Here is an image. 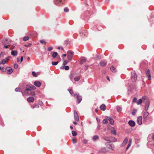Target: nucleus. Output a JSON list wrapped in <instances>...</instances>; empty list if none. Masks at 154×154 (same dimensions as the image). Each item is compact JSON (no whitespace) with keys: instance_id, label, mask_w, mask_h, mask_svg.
<instances>
[{"instance_id":"obj_1","label":"nucleus","mask_w":154,"mask_h":154,"mask_svg":"<svg viewBox=\"0 0 154 154\" xmlns=\"http://www.w3.org/2000/svg\"><path fill=\"white\" fill-rule=\"evenodd\" d=\"M137 78V75L134 71H132L131 72V80L133 82H135Z\"/></svg>"},{"instance_id":"obj_2","label":"nucleus","mask_w":154,"mask_h":154,"mask_svg":"<svg viewBox=\"0 0 154 154\" xmlns=\"http://www.w3.org/2000/svg\"><path fill=\"white\" fill-rule=\"evenodd\" d=\"M74 54V52L72 51H68L67 52V58L69 60H72L73 56Z\"/></svg>"},{"instance_id":"obj_3","label":"nucleus","mask_w":154,"mask_h":154,"mask_svg":"<svg viewBox=\"0 0 154 154\" xmlns=\"http://www.w3.org/2000/svg\"><path fill=\"white\" fill-rule=\"evenodd\" d=\"M73 96L74 97H76L77 100V102L78 103H79L82 100V97L79 95H77V94H74Z\"/></svg>"},{"instance_id":"obj_4","label":"nucleus","mask_w":154,"mask_h":154,"mask_svg":"<svg viewBox=\"0 0 154 154\" xmlns=\"http://www.w3.org/2000/svg\"><path fill=\"white\" fill-rule=\"evenodd\" d=\"M142 116H139L137 118V123L139 125L142 124Z\"/></svg>"},{"instance_id":"obj_5","label":"nucleus","mask_w":154,"mask_h":154,"mask_svg":"<svg viewBox=\"0 0 154 154\" xmlns=\"http://www.w3.org/2000/svg\"><path fill=\"white\" fill-rule=\"evenodd\" d=\"M74 119L76 121H79V116L78 114L77 113V112L76 110H74Z\"/></svg>"},{"instance_id":"obj_6","label":"nucleus","mask_w":154,"mask_h":154,"mask_svg":"<svg viewBox=\"0 0 154 154\" xmlns=\"http://www.w3.org/2000/svg\"><path fill=\"white\" fill-rule=\"evenodd\" d=\"M149 114V112L146 111L144 112V115L143 116V118L144 120L145 121H147V117Z\"/></svg>"},{"instance_id":"obj_7","label":"nucleus","mask_w":154,"mask_h":154,"mask_svg":"<svg viewBox=\"0 0 154 154\" xmlns=\"http://www.w3.org/2000/svg\"><path fill=\"white\" fill-rule=\"evenodd\" d=\"M2 42L4 45H8L10 43V41L7 38L4 39L2 40Z\"/></svg>"},{"instance_id":"obj_8","label":"nucleus","mask_w":154,"mask_h":154,"mask_svg":"<svg viewBox=\"0 0 154 154\" xmlns=\"http://www.w3.org/2000/svg\"><path fill=\"white\" fill-rule=\"evenodd\" d=\"M146 75L147 77H148V79L149 80H151V76L150 73V71L149 69L147 70L146 72Z\"/></svg>"},{"instance_id":"obj_9","label":"nucleus","mask_w":154,"mask_h":154,"mask_svg":"<svg viewBox=\"0 0 154 154\" xmlns=\"http://www.w3.org/2000/svg\"><path fill=\"white\" fill-rule=\"evenodd\" d=\"M145 103V110L146 111H147L150 105V102L149 101H147Z\"/></svg>"},{"instance_id":"obj_10","label":"nucleus","mask_w":154,"mask_h":154,"mask_svg":"<svg viewBox=\"0 0 154 154\" xmlns=\"http://www.w3.org/2000/svg\"><path fill=\"white\" fill-rule=\"evenodd\" d=\"M33 84L37 87H39L41 85V82L38 81H35L33 83Z\"/></svg>"},{"instance_id":"obj_11","label":"nucleus","mask_w":154,"mask_h":154,"mask_svg":"<svg viewBox=\"0 0 154 154\" xmlns=\"http://www.w3.org/2000/svg\"><path fill=\"white\" fill-rule=\"evenodd\" d=\"M107 64V63L106 61L101 60L100 63V65L102 67L105 66Z\"/></svg>"},{"instance_id":"obj_12","label":"nucleus","mask_w":154,"mask_h":154,"mask_svg":"<svg viewBox=\"0 0 154 154\" xmlns=\"http://www.w3.org/2000/svg\"><path fill=\"white\" fill-rule=\"evenodd\" d=\"M129 125L131 127H134L135 125V122L133 120H130L128 122Z\"/></svg>"},{"instance_id":"obj_13","label":"nucleus","mask_w":154,"mask_h":154,"mask_svg":"<svg viewBox=\"0 0 154 154\" xmlns=\"http://www.w3.org/2000/svg\"><path fill=\"white\" fill-rule=\"evenodd\" d=\"M107 119L109 120L110 122V124L111 125H113L114 123V121L113 119L111 117H107Z\"/></svg>"},{"instance_id":"obj_14","label":"nucleus","mask_w":154,"mask_h":154,"mask_svg":"<svg viewBox=\"0 0 154 154\" xmlns=\"http://www.w3.org/2000/svg\"><path fill=\"white\" fill-rule=\"evenodd\" d=\"M110 131L111 133L112 134H114L115 135H116V129L113 127H112L110 128Z\"/></svg>"},{"instance_id":"obj_15","label":"nucleus","mask_w":154,"mask_h":154,"mask_svg":"<svg viewBox=\"0 0 154 154\" xmlns=\"http://www.w3.org/2000/svg\"><path fill=\"white\" fill-rule=\"evenodd\" d=\"M109 142H116L117 141V139L116 138L112 137H109Z\"/></svg>"},{"instance_id":"obj_16","label":"nucleus","mask_w":154,"mask_h":154,"mask_svg":"<svg viewBox=\"0 0 154 154\" xmlns=\"http://www.w3.org/2000/svg\"><path fill=\"white\" fill-rule=\"evenodd\" d=\"M27 101L31 103L33 102L34 101V98L32 97H30L27 98Z\"/></svg>"},{"instance_id":"obj_17","label":"nucleus","mask_w":154,"mask_h":154,"mask_svg":"<svg viewBox=\"0 0 154 154\" xmlns=\"http://www.w3.org/2000/svg\"><path fill=\"white\" fill-rule=\"evenodd\" d=\"M11 54L14 56H15L17 55V52L16 51L12 50L11 52Z\"/></svg>"},{"instance_id":"obj_18","label":"nucleus","mask_w":154,"mask_h":154,"mask_svg":"<svg viewBox=\"0 0 154 154\" xmlns=\"http://www.w3.org/2000/svg\"><path fill=\"white\" fill-rule=\"evenodd\" d=\"M100 108L103 111H105L106 109V107L105 105L102 104L100 106Z\"/></svg>"},{"instance_id":"obj_19","label":"nucleus","mask_w":154,"mask_h":154,"mask_svg":"<svg viewBox=\"0 0 154 154\" xmlns=\"http://www.w3.org/2000/svg\"><path fill=\"white\" fill-rule=\"evenodd\" d=\"M99 136L97 135H95L93 136L92 137V140L93 141H96V140L99 139Z\"/></svg>"},{"instance_id":"obj_20","label":"nucleus","mask_w":154,"mask_h":154,"mask_svg":"<svg viewBox=\"0 0 154 154\" xmlns=\"http://www.w3.org/2000/svg\"><path fill=\"white\" fill-rule=\"evenodd\" d=\"M74 77V74H71L69 75V78H70V79L73 82V78Z\"/></svg>"},{"instance_id":"obj_21","label":"nucleus","mask_w":154,"mask_h":154,"mask_svg":"<svg viewBox=\"0 0 154 154\" xmlns=\"http://www.w3.org/2000/svg\"><path fill=\"white\" fill-rule=\"evenodd\" d=\"M13 72V70L11 68H10L9 69L7 70V73L9 74H11V73H12Z\"/></svg>"},{"instance_id":"obj_22","label":"nucleus","mask_w":154,"mask_h":154,"mask_svg":"<svg viewBox=\"0 0 154 154\" xmlns=\"http://www.w3.org/2000/svg\"><path fill=\"white\" fill-rule=\"evenodd\" d=\"M58 55V53L56 52L53 53L52 56L54 58H55Z\"/></svg>"},{"instance_id":"obj_23","label":"nucleus","mask_w":154,"mask_h":154,"mask_svg":"<svg viewBox=\"0 0 154 154\" xmlns=\"http://www.w3.org/2000/svg\"><path fill=\"white\" fill-rule=\"evenodd\" d=\"M26 91H31V89L30 86L29 85H27L26 86V88L25 89Z\"/></svg>"},{"instance_id":"obj_24","label":"nucleus","mask_w":154,"mask_h":154,"mask_svg":"<svg viewBox=\"0 0 154 154\" xmlns=\"http://www.w3.org/2000/svg\"><path fill=\"white\" fill-rule=\"evenodd\" d=\"M109 149H111L112 150H114L115 149V146L113 144H110L109 145Z\"/></svg>"},{"instance_id":"obj_25","label":"nucleus","mask_w":154,"mask_h":154,"mask_svg":"<svg viewBox=\"0 0 154 154\" xmlns=\"http://www.w3.org/2000/svg\"><path fill=\"white\" fill-rule=\"evenodd\" d=\"M86 60H87V59L85 57H82L81 59V64H82L84 62H85L86 61Z\"/></svg>"},{"instance_id":"obj_26","label":"nucleus","mask_w":154,"mask_h":154,"mask_svg":"<svg viewBox=\"0 0 154 154\" xmlns=\"http://www.w3.org/2000/svg\"><path fill=\"white\" fill-rule=\"evenodd\" d=\"M116 109H117V111L118 112H119L121 111L122 110V108L120 106H116Z\"/></svg>"},{"instance_id":"obj_27","label":"nucleus","mask_w":154,"mask_h":154,"mask_svg":"<svg viewBox=\"0 0 154 154\" xmlns=\"http://www.w3.org/2000/svg\"><path fill=\"white\" fill-rule=\"evenodd\" d=\"M72 134L73 136H75L77 135V133L74 131H72Z\"/></svg>"},{"instance_id":"obj_28","label":"nucleus","mask_w":154,"mask_h":154,"mask_svg":"<svg viewBox=\"0 0 154 154\" xmlns=\"http://www.w3.org/2000/svg\"><path fill=\"white\" fill-rule=\"evenodd\" d=\"M6 63V60L5 59L2 60L0 62V64H4Z\"/></svg>"},{"instance_id":"obj_29","label":"nucleus","mask_w":154,"mask_h":154,"mask_svg":"<svg viewBox=\"0 0 154 154\" xmlns=\"http://www.w3.org/2000/svg\"><path fill=\"white\" fill-rule=\"evenodd\" d=\"M80 79L79 76L75 77L74 78V80L75 81H79Z\"/></svg>"},{"instance_id":"obj_30","label":"nucleus","mask_w":154,"mask_h":154,"mask_svg":"<svg viewBox=\"0 0 154 154\" xmlns=\"http://www.w3.org/2000/svg\"><path fill=\"white\" fill-rule=\"evenodd\" d=\"M102 122H103V124H107L108 123V120L107 119H104L102 121Z\"/></svg>"},{"instance_id":"obj_31","label":"nucleus","mask_w":154,"mask_h":154,"mask_svg":"<svg viewBox=\"0 0 154 154\" xmlns=\"http://www.w3.org/2000/svg\"><path fill=\"white\" fill-rule=\"evenodd\" d=\"M137 110L136 109H134L132 112V115L134 116V115L137 112Z\"/></svg>"},{"instance_id":"obj_32","label":"nucleus","mask_w":154,"mask_h":154,"mask_svg":"<svg viewBox=\"0 0 154 154\" xmlns=\"http://www.w3.org/2000/svg\"><path fill=\"white\" fill-rule=\"evenodd\" d=\"M103 138L104 140L109 142V137H103Z\"/></svg>"},{"instance_id":"obj_33","label":"nucleus","mask_w":154,"mask_h":154,"mask_svg":"<svg viewBox=\"0 0 154 154\" xmlns=\"http://www.w3.org/2000/svg\"><path fill=\"white\" fill-rule=\"evenodd\" d=\"M59 63L58 61L55 62L53 61L51 63V64L55 66L57 64Z\"/></svg>"},{"instance_id":"obj_34","label":"nucleus","mask_w":154,"mask_h":154,"mask_svg":"<svg viewBox=\"0 0 154 154\" xmlns=\"http://www.w3.org/2000/svg\"><path fill=\"white\" fill-rule=\"evenodd\" d=\"M142 103V100L141 99H139L137 101V105L140 104Z\"/></svg>"},{"instance_id":"obj_35","label":"nucleus","mask_w":154,"mask_h":154,"mask_svg":"<svg viewBox=\"0 0 154 154\" xmlns=\"http://www.w3.org/2000/svg\"><path fill=\"white\" fill-rule=\"evenodd\" d=\"M110 70L112 72H115V70L116 69V68L113 66H112L110 67Z\"/></svg>"},{"instance_id":"obj_36","label":"nucleus","mask_w":154,"mask_h":154,"mask_svg":"<svg viewBox=\"0 0 154 154\" xmlns=\"http://www.w3.org/2000/svg\"><path fill=\"white\" fill-rule=\"evenodd\" d=\"M40 42L42 44H44L45 45H46V42H45V41L43 39L40 40Z\"/></svg>"},{"instance_id":"obj_37","label":"nucleus","mask_w":154,"mask_h":154,"mask_svg":"<svg viewBox=\"0 0 154 154\" xmlns=\"http://www.w3.org/2000/svg\"><path fill=\"white\" fill-rule=\"evenodd\" d=\"M30 85V88H31V90H34L35 89V88H36L35 87L34 85Z\"/></svg>"},{"instance_id":"obj_38","label":"nucleus","mask_w":154,"mask_h":154,"mask_svg":"<svg viewBox=\"0 0 154 154\" xmlns=\"http://www.w3.org/2000/svg\"><path fill=\"white\" fill-rule=\"evenodd\" d=\"M29 39V37L28 36L24 37L23 38V40L24 41H26Z\"/></svg>"},{"instance_id":"obj_39","label":"nucleus","mask_w":154,"mask_h":154,"mask_svg":"<svg viewBox=\"0 0 154 154\" xmlns=\"http://www.w3.org/2000/svg\"><path fill=\"white\" fill-rule=\"evenodd\" d=\"M1 70L2 72H5L6 71L7 69H5L4 67H2L1 68Z\"/></svg>"},{"instance_id":"obj_40","label":"nucleus","mask_w":154,"mask_h":154,"mask_svg":"<svg viewBox=\"0 0 154 154\" xmlns=\"http://www.w3.org/2000/svg\"><path fill=\"white\" fill-rule=\"evenodd\" d=\"M68 63V60H64L63 63V65H65L67 64Z\"/></svg>"},{"instance_id":"obj_41","label":"nucleus","mask_w":154,"mask_h":154,"mask_svg":"<svg viewBox=\"0 0 154 154\" xmlns=\"http://www.w3.org/2000/svg\"><path fill=\"white\" fill-rule=\"evenodd\" d=\"M68 91H69L70 94H71L72 95V94H73V92L72 89H68Z\"/></svg>"},{"instance_id":"obj_42","label":"nucleus","mask_w":154,"mask_h":154,"mask_svg":"<svg viewBox=\"0 0 154 154\" xmlns=\"http://www.w3.org/2000/svg\"><path fill=\"white\" fill-rule=\"evenodd\" d=\"M30 94L31 95L33 96H35V92L34 91H32L30 92Z\"/></svg>"},{"instance_id":"obj_43","label":"nucleus","mask_w":154,"mask_h":154,"mask_svg":"<svg viewBox=\"0 0 154 154\" xmlns=\"http://www.w3.org/2000/svg\"><path fill=\"white\" fill-rule=\"evenodd\" d=\"M65 44L66 45L70 44V41L68 40H66L65 41Z\"/></svg>"},{"instance_id":"obj_44","label":"nucleus","mask_w":154,"mask_h":154,"mask_svg":"<svg viewBox=\"0 0 154 154\" xmlns=\"http://www.w3.org/2000/svg\"><path fill=\"white\" fill-rule=\"evenodd\" d=\"M128 141V139L127 138H126L123 141V143H125V144H126L127 143Z\"/></svg>"},{"instance_id":"obj_45","label":"nucleus","mask_w":154,"mask_h":154,"mask_svg":"<svg viewBox=\"0 0 154 154\" xmlns=\"http://www.w3.org/2000/svg\"><path fill=\"white\" fill-rule=\"evenodd\" d=\"M32 75L34 77H36L37 76L36 73L34 71L32 72Z\"/></svg>"},{"instance_id":"obj_46","label":"nucleus","mask_w":154,"mask_h":154,"mask_svg":"<svg viewBox=\"0 0 154 154\" xmlns=\"http://www.w3.org/2000/svg\"><path fill=\"white\" fill-rule=\"evenodd\" d=\"M20 88H16L15 90L16 92H19L20 91Z\"/></svg>"},{"instance_id":"obj_47","label":"nucleus","mask_w":154,"mask_h":154,"mask_svg":"<svg viewBox=\"0 0 154 154\" xmlns=\"http://www.w3.org/2000/svg\"><path fill=\"white\" fill-rule=\"evenodd\" d=\"M61 0H56L55 2V4H56V5H57L58 4V3H59V2H61Z\"/></svg>"},{"instance_id":"obj_48","label":"nucleus","mask_w":154,"mask_h":154,"mask_svg":"<svg viewBox=\"0 0 154 154\" xmlns=\"http://www.w3.org/2000/svg\"><path fill=\"white\" fill-rule=\"evenodd\" d=\"M64 12H68L69 11V10L67 8H64Z\"/></svg>"},{"instance_id":"obj_49","label":"nucleus","mask_w":154,"mask_h":154,"mask_svg":"<svg viewBox=\"0 0 154 154\" xmlns=\"http://www.w3.org/2000/svg\"><path fill=\"white\" fill-rule=\"evenodd\" d=\"M35 108H39V105H35L32 107V109H34Z\"/></svg>"},{"instance_id":"obj_50","label":"nucleus","mask_w":154,"mask_h":154,"mask_svg":"<svg viewBox=\"0 0 154 154\" xmlns=\"http://www.w3.org/2000/svg\"><path fill=\"white\" fill-rule=\"evenodd\" d=\"M69 67L68 66H66L64 67V69L66 70H68L69 69Z\"/></svg>"},{"instance_id":"obj_51","label":"nucleus","mask_w":154,"mask_h":154,"mask_svg":"<svg viewBox=\"0 0 154 154\" xmlns=\"http://www.w3.org/2000/svg\"><path fill=\"white\" fill-rule=\"evenodd\" d=\"M141 99L142 100V101H143V103H144V101H145V97L143 96L142 97Z\"/></svg>"},{"instance_id":"obj_52","label":"nucleus","mask_w":154,"mask_h":154,"mask_svg":"<svg viewBox=\"0 0 154 154\" xmlns=\"http://www.w3.org/2000/svg\"><path fill=\"white\" fill-rule=\"evenodd\" d=\"M53 49V48L52 47H49L48 48V51H52Z\"/></svg>"},{"instance_id":"obj_53","label":"nucleus","mask_w":154,"mask_h":154,"mask_svg":"<svg viewBox=\"0 0 154 154\" xmlns=\"http://www.w3.org/2000/svg\"><path fill=\"white\" fill-rule=\"evenodd\" d=\"M4 45V48L6 49H7L8 48L9 46H10V45L8 44L7 45Z\"/></svg>"},{"instance_id":"obj_54","label":"nucleus","mask_w":154,"mask_h":154,"mask_svg":"<svg viewBox=\"0 0 154 154\" xmlns=\"http://www.w3.org/2000/svg\"><path fill=\"white\" fill-rule=\"evenodd\" d=\"M132 142V139H129V143H128V144H130V145H131Z\"/></svg>"},{"instance_id":"obj_55","label":"nucleus","mask_w":154,"mask_h":154,"mask_svg":"<svg viewBox=\"0 0 154 154\" xmlns=\"http://www.w3.org/2000/svg\"><path fill=\"white\" fill-rule=\"evenodd\" d=\"M14 67L15 69H17L18 68V65L17 64H15L14 65Z\"/></svg>"},{"instance_id":"obj_56","label":"nucleus","mask_w":154,"mask_h":154,"mask_svg":"<svg viewBox=\"0 0 154 154\" xmlns=\"http://www.w3.org/2000/svg\"><path fill=\"white\" fill-rule=\"evenodd\" d=\"M137 100V98L136 97H134L133 99V102H135Z\"/></svg>"},{"instance_id":"obj_57","label":"nucleus","mask_w":154,"mask_h":154,"mask_svg":"<svg viewBox=\"0 0 154 154\" xmlns=\"http://www.w3.org/2000/svg\"><path fill=\"white\" fill-rule=\"evenodd\" d=\"M131 145H130V144H128L126 149V150H127L130 147V146H131Z\"/></svg>"},{"instance_id":"obj_58","label":"nucleus","mask_w":154,"mask_h":154,"mask_svg":"<svg viewBox=\"0 0 154 154\" xmlns=\"http://www.w3.org/2000/svg\"><path fill=\"white\" fill-rule=\"evenodd\" d=\"M38 104L41 106H42L43 104V103L41 101H39L38 102Z\"/></svg>"},{"instance_id":"obj_59","label":"nucleus","mask_w":154,"mask_h":154,"mask_svg":"<svg viewBox=\"0 0 154 154\" xmlns=\"http://www.w3.org/2000/svg\"><path fill=\"white\" fill-rule=\"evenodd\" d=\"M57 48H58V49H61V50H63V48L62 47V46H61V47H58Z\"/></svg>"},{"instance_id":"obj_60","label":"nucleus","mask_w":154,"mask_h":154,"mask_svg":"<svg viewBox=\"0 0 154 154\" xmlns=\"http://www.w3.org/2000/svg\"><path fill=\"white\" fill-rule=\"evenodd\" d=\"M88 142V140L86 139L84 140V143L85 144H87Z\"/></svg>"},{"instance_id":"obj_61","label":"nucleus","mask_w":154,"mask_h":154,"mask_svg":"<svg viewBox=\"0 0 154 154\" xmlns=\"http://www.w3.org/2000/svg\"><path fill=\"white\" fill-rule=\"evenodd\" d=\"M96 120L98 122V123H99L100 122V120L99 119H98L97 118H96Z\"/></svg>"},{"instance_id":"obj_62","label":"nucleus","mask_w":154,"mask_h":154,"mask_svg":"<svg viewBox=\"0 0 154 154\" xmlns=\"http://www.w3.org/2000/svg\"><path fill=\"white\" fill-rule=\"evenodd\" d=\"M105 144L106 146H108V145L109 146V145H110V144H109L107 142H106Z\"/></svg>"},{"instance_id":"obj_63","label":"nucleus","mask_w":154,"mask_h":154,"mask_svg":"<svg viewBox=\"0 0 154 154\" xmlns=\"http://www.w3.org/2000/svg\"><path fill=\"white\" fill-rule=\"evenodd\" d=\"M125 145H126V144H125V143H123H123H122V144L121 145V146H124Z\"/></svg>"},{"instance_id":"obj_64","label":"nucleus","mask_w":154,"mask_h":154,"mask_svg":"<svg viewBox=\"0 0 154 154\" xmlns=\"http://www.w3.org/2000/svg\"><path fill=\"white\" fill-rule=\"evenodd\" d=\"M9 59V57H7L5 58V60L6 61L8 60Z\"/></svg>"}]
</instances>
